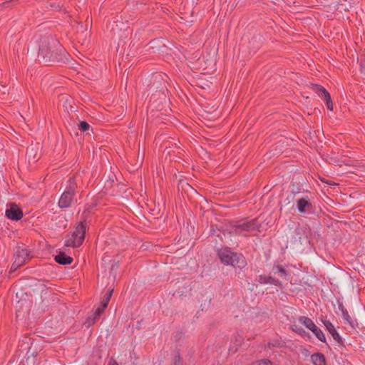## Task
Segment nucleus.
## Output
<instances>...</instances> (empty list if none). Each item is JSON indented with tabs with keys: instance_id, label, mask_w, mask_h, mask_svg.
Instances as JSON below:
<instances>
[{
	"instance_id": "f257e3e1",
	"label": "nucleus",
	"mask_w": 365,
	"mask_h": 365,
	"mask_svg": "<svg viewBox=\"0 0 365 365\" xmlns=\"http://www.w3.org/2000/svg\"><path fill=\"white\" fill-rule=\"evenodd\" d=\"M38 46V56L46 62L61 61L68 54L60 42L51 36L41 37Z\"/></svg>"
},
{
	"instance_id": "f03ea898",
	"label": "nucleus",
	"mask_w": 365,
	"mask_h": 365,
	"mask_svg": "<svg viewBox=\"0 0 365 365\" xmlns=\"http://www.w3.org/2000/svg\"><path fill=\"white\" fill-rule=\"evenodd\" d=\"M259 224L257 219L248 220L242 218L239 220H234L228 225V232L234 235L247 236V233L255 230H259Z\"/></svg>"
},
{
	"instance_id": "7ed1b4c3",
	"label": "nucleus",
	"mask_w": 365,
	"mask_h": 365,
	"mask_svg": "<svg viewBox=\"0 0 365 365\" xmlns=\"http://www.w3.org/2000/svg\"><path fill=\"white\" fill-rule=\"evenodd\" d=\"M217 255L220 261L225 265L232 266L240 269L247 266V261L243 255L234 252L227 247L220 249Z\"/></svg>"
},
{
	"instance_id": "20e7f679",
	"label": "nucleus",
	"mask_w": 365,
	"mask_h": 365,
	"mask_svg": "<svg viewBox=\"0 0 365 365\" xmlns=\"http://www.w3.org/2000/svg\"><path fill=\"white\" fill-rule=\"evenodd\" d=\"M78 176H72L67 181L66 189L62 193L59 200L58 206L60 208L64 209L71 206L73 197L76 194V190L78 187Z\"/></svg>"
},
{
	"instance_id": "39448f33",
	"label": "nucleus",
	"mask_w": 365,
	"mask_h": 365,
	"mask_svg": "<svg viewBox=\"0 0 365 365\" xmlns=\"http://www.w3.org/2000/svg\"><path fill=\"white\" fill-rule=\"evenodd\" d=\"M31 257V252L24 245L17 247L14 252V261L10 268V272H15L18 268L27 262Z\"/></svg>"
},
{
	"instance_id": "423d86ee",
	"label": "nucleus",
	"mask_w": 365,
	"mask_h": 365,
	"mask_svg": "<svg viewBox=\"0 0 365 365\" xmlns=\"http://www.w3.org/2000/svg\"><path fill=\"white\" fill-rule=\"evenodd\" d=\"M314 92L326 102L327 107L329 110H333V103L329 93L322 86L318 84L313 85Z\"/></svg>"
},
{
	"instance_id": "0eeeda50",
	"label": "nucleus",
	"mask_w": 365,
	"mask_h": 365,
	"mask_svg": "<svg viewBox=\"0 0 365 365\" xmlns=\"http://www.w3.org/2000/svg\"><path fill=\"white\" fill-rule=\"evenodd\" d=\"M6 216L12 220H19L23 217L22 210L15 203H11L9 207L6 209Z\"/></svg>"
},
{
	"instance_id": "6e6552de",
	"label": "nucleus",
	"mask_w": 365,
	"mask_h": 365,
	"mask_svg": "<svg viewBox=\"0 0 365 365\" xmlns=\"http://www.w3.org/2000/svg\"><path fill=\"white\" fill-rule=\"evenodd\" d=\"M312 207L311 199L307 195L297 200V208L300 213H304L307 210H311Z\"/></svg>"
},
{
	"instance_id": "1a4fd4ad",
	"label": "nucleus",
	"mask_w": 365,
	"mask_h": 365,
	"mask_svg": "<svg viewBox=\"0 0 365 365\" xmlns=\"http://www.w3.org/2000/svg\"><path fill=\"white\" fill-rule=\"evenodd\" d=\"M339 309L341 312V317L343 318L344 322L349 326H350L351 328H355L357 325V321L354 319H352L350 315L349 314L348 311L344 307L342 304H339Z\"/></svg>"
},
{
	"instance_id": "9d476101",
	"label": "nucleus",
	"mask_w": 365,
	"mask_h": 365,
	"mask_svg": "<svg viewBox=\"0 0 365 365\" xmlns=\"http://www.w3.org/2000/svg\"><path fill=\"white\" fill-rule=\"evenodd\" d=\"M324 324L326 327V328L328 330V331L331 334V335L333 337V339L335 341H336L339 344H343V340H342L341 336L339 335V334L335 329L333 324L330 321H329V320H325L324 322Z\"/></svg>"
},
{
	"instance_id": "9b49d317",
	"label": "nucleus",
	"mask_w": 365,
	"mask_h": 365,
	"mask_svg": "<svg viewBox=\"0 0 365 365\" xmlns=\"http://www.w3.org/2000/svg\"><path fill=\"white\" fill-rule=\"evenodd\" d=\"M79 235L76 234L74 232H72V234L68 237V238L65 240L64 245L66 247H77L81 246L84 240H80L79 242L77 241L79 240Z\"/></svg>"
},
{
	"instance_id": "f8f14e48",
	"label": "nucleus",
	"mask_w": 365,
	"mask_h": 365,
	"mask_svg": "<svg viewBox=\"0 0 365 365\" xmlns=\"http://www.w3.org/2000/svg\"><path fill=\"white\" fill-rule=\"evenodd\" d=\"M86 230H87V222L86 220L81 221L77 224L73 232L76 234L78 235L80 237L78 238L79 240L77 241L78 242H79L80 240H84Z\"/></svg>"
},
{
	"instance_id": "ddd939ff",
	"label": "nucleus",
	"mask_w": 365,
	"mask_h": 365,
	"mask_svg": "<svg viewBox=\"0 0 365 365\" xmlns=\"http://www.w3.org/2000/svg\"><path fill=\"white\" fill-rule=\"evenodd\" d=\"M55 261L60 264L66 265L71 264L73 258L66 255L64 252H60L55 256Z\"/></svg>"
},
{
	"instance_id": "4468645a",
	"label": "nucleus",
	"mask_w": 365,
	"mask_h": 365,
	"mask_svg": "<svg viewBox=\"0 0 365 365\" xmlns=\"http://www.w3.org/2000/svg\"><path fill=\"white\" fill-rule=\"evenodd\" d=\"M259 282L261 284H269L275 286H281L282 282L278 279L271 276H259Z\"/></svg>"
},
{
	"instance_id": "2eb2a0df",
	"label": "nucleus",
	"mask_w": 365,
	"mask_h": 365,
	"mask_svg": "<svg viewBox=\"0 0 365 365\" xmlns=\"http://www.w3.org/2000/svg\"><path fill=\"white\" fill-rule=\"evenodd\" d=\"M272 270L274 274H278L280 277L284 279H287L289 275V272L287 270L284 266L280 264H274L272 267Z\"/></svg>"
},
{
	"instance_id": "dca6fc26",
	"label": "nucleus",
	"mask_w": 365,
	"mask_h": 365,
	"mask_svg": "<svg viewBox=\"0 0 365 365\" xmlns=\"http://www.w3.org/2000/svg\"><path fill=\"white\" fill-rule=\"evenodd\" d=\"M299 323L305 326L308 329L312 331V329H314V328L317 327V325L314 324V322L310 318L305 317V316H301L298 319Z\"/></svg>"
},
{
	"instance_id": "f3484780",
	"label": "nucleus",
	"mask_w": 365,
	"mask_h": 365,
	"mask_svg": "<svg viewBox=\"0 0 365 365\" xmlns=\"http://www.w3.org/2000/svg\"><path fill=\"white\" fill-rule=\"evenodd\" d=\"M314 365H327L326 359L323 354L316 353L311 356Z\"/></svg>"
},
{
	"instance_id": "a211bd4d",
	"label": "nucleus",
	"mask_w": 365,
	"mask_h": 365,
	"mask_svg": "<svg viewBox=\"0 0 365 365\" xmlns=\"http://www.w3.org/2000/svg\"><path fill=\"white\" fill-rule=\"evenodd\" d=\"M106 309V307H104L103 306L101 305L100 307H98L94 314H93V317L91 318V317H89L88 319V325L90 326L91 324H93L96 322V319H98V317L101 316V314L104 312V310Z\"/></svg>"
},
{
	"instance_id": "6ab92c4d",
	"label": "nucleus",
	"mask_w": 365,
	"mask_h": 365,
	"mask_svg": "<svg viewBox=\"0 0 365 365\" xmlns=\"http://www.w3.org/2000/svg\"><path fill=\"white\" fill-rule=\"evenodd\" d=\"M314 336L322 342H326V337L323 331L317 326L312 330Z\"/></svg>"
},
{
	"instance_id": "aec40b11",
	"label": "nucleus",
	"mask_w": 365,
	"mask_h": 365,
	"mask_svg": "<svg viewBox=\"0 0 365 365\" xmlns=\"http://www.w3.org/2000/svg\"><path fill=\"white\" fill-rule=\"evenodd\" d=\"M292 331H294V332H296L297 334H298L299 335H300L302 336H305L308 334L307 333V331L302 327L296 325V324H293L292 326Z\"/></svg>"
},
{
	"instance_id": "412c9836",
	"label": "nucleus",
	"mask_w": 365,
	"mask_h": 365,
	"mask_svg": "<svg viewBox=\"0 0 365 365\" xmlns=\"http://www.w3.org/2000/svg\"><path fill=\"white\" fill-rule=\"evenodd\" d=\"M113 289H111V290H109L106 294V295L104 296V298L103 299L102 302H101V304L102 306H103L104 307H107L108 304V302L110 299V297L112 296V294H113Z\"/></svg>"
},
{
	"instance_id": "4be33fe9",
	"label": "nucleus",
	"mask_w": 365,
	"mask_h": 365,
	"mask_svg": "<svg viewBox=\"0 0 365 365\" xmlns=\"http://www.w3.org/2000/svg\"><path fill=\"white\" fill-rule=\"evenodd\" d=\"M90 125L86 121H81L78 125V129L81 132H86L90 128Z\"/></svg>"
},
{
	"instance_id": "5701e85b",
	"label": "nucleus",
	"mask_w": 365,
	"mask_h": 365,
	"mask_svg": "<svg viewBox=\"0 0 365 365\" xmlns=\"http://www.w3.org/2000/svg\"><path fill=\"white\" fill-rule=\"evenodd\" d=\"M252 365H272V362L269 359H261L256 361Z\"/></svg>"
},
{
	"instance_id": "b1692460",
	"label": "nucleus",
	"mask_w": 365,
	"mask_h": 365,
	"mask_svg": "<svg viewBox=\"0 0 365 365\" xmlns=\"http://www.w3.org/2000/svg\"><path fill=\"white\" fill-rule=\"evenodd\" d=\"M292 193L295 196L297 194L301 193V188L297 187L296 190H292Z\"/></svg>"
},
{
	"instance_id": "393cba45",
	"label": "nucleus",
	"mask_w": 365,
	"mask_h": 365,
	"mask_svg": "<svg viewBox=\"0 0 365 365\" xmlns=\"http://www.w3.org/2000/svg\"><path fill=\"white\" fill-rule=\"evenodd\" d=\"M108 365H118V363L115 360H110Z\"/></svg>"
}]
</instances>
